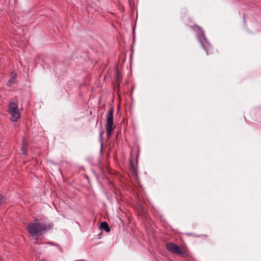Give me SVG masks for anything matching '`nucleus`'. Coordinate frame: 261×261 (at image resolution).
I'll return each instance as SVG.
<instances>
[{"label": "nucleus", "instance_id": "nucleus-1", "mask_svg": "<svg viewBox=\"0 0 261 261\" xmlns=\"http://www.w3.org/2000/svg\"><path fill=\"white\" fill-rule=\"evenodd\" d=\"M53 224H46L43 223H31L28 224L27 230L33 237L41 235L42 233L50 229Z\"/></svg>", "mask_w": 261, "mask_h": 261}, {"label": "nucleus", "instance_id": "nucleus-2", "mask_svg": "<svg viewBox=\"0 0 261 261\" xmlns=\"http://www.w3.org/2000/svg\"><path fill=\"white\" fill-rule=\"evenodd\" d=\"M113 113L114 107L113 106H111L107 116V122L106 125V133L108 138H110L111 137L112 133L115 128V126L114 125L113 122Z\"/></svg>", "mask_w": 261, "mask_h": 261}, {"label": "nucleus", "instance_id": "nucleus-3", "mask_svg": "<svg viewBox=\"0 0 261 261\" xmlns=\"http://www.w3.org/2000/svg\"><path fill=\"white\" fill-rule=\"evenodd\" d=\"M8 112L11 114V120L12 121L16 122L20 117V113L18 106L15 102L10 103Z\"/></svg>", "mask_w": 261, "mask_h": 261}, {"label": "nucleus", "instance_id": "nucleus-4", "mask_svg": "<svg viewBox=\"0 0 261 261\" xmlns=\"http://www.w3.org/2000/svg\"><path fill=\"white\" fill-rule=\"evenodd\" d=\"M166 249L172 253H175L180 255H184V251L181 248L173 243L166 244Z\"/></svg>", "mask_w": 261, "mask_h": 261}, {"label": "nucleus", "instance_id": "nucleus-5", "mask_svg": "<svg viewBox=\"0 0 261 261\" xmlns=\"http://www.w3.org/2000/svg\"><path fill=\"white\" fill-rule=\"evenodd\" d=\"M28 149V143L25 138L23 137L21 146L22 154H25Z\"/></svg>", "mask_w": 261, "mask_h": 261}, {"label": "nucleus", "instance_id": "nucleus-6", "mask_svg": "<svg viewBox=\"0 0 261 261\" xmlns=\"http://www.w3.org/2000/svg\"><path fill=\"white\" fill-rule=\"evenodd\" d=\"M99 228L101 230H103L106 231L107 232H109L111 231L108 223L106 221H103L100 223V224L99 225Z\"/></svg>", "mask_w": 261, "mask_h": 261}, {"label": "nucleus", "instance_id": "nucleus-7", "mask_svg": "<svg viewBox=\"0 0 261 261\" xmlns=\"http://www.w3.org/2000/svg\"><path fill=\"white\" fill-rule=\"evenodd\" d=\"M130 170L133 174H137V169L134 166L133 160L132 158L129 160Z\"/></svg>", "mask_w": 261, "mask_h": 261}, {"label": "nucleus", "instance_id": "nucleus-8", "mask_svg": "<svg viewBox=\"0 0 261 261\" xmlns=\"http://www.w3.org/2000/svg\"><path fill=\"white\" fill-rule=\"evenodd\" d=\"M115 80L117 83H119V73L118 69H116L115 71Z\"/></svg>", "mask_w": 261, "mask_h": 261}, {"label": "nucleus", "instance_id": "nucleus-9", "mask_svg": "<svg viewBox=\"0 0 261 261\" xmlns=\"http://www.w3.org/2000/svg\"><path fill=\"white\" fill-rule=\"evenodd\" d=\"M4 202H5V197L3 195L0 194V205H1Z\"/></svg>", "mask_w": 261, "mask_h": 261}, {"label": "nucleus", "instance_id": "nucleus-10", "mask_svg": "<svg viewBox=\"0 0 261 261\" xmlns=\"http://www.w3.org/2000/svg\"><path fill=\"white\" fill-rule=\"evenodd\" d=\"M48 243L49 244H51V245H54V243L53 242H49Z\"/></svg>", "mask_w": 261, "mask_h": 261}, {"label": "nucleus", "instance_id": "nucleus-11", "mask_svg": "<svg viewBox=\"0 0 261 261\" xmlns=\"http://www.w3.org/2000/svg\"><path fill=\"white\" fill-rule=\"evenodd\" d=\"M39 261H46V260L44 259H40Z\"/></svg>", "mask_w": 261, "mask_h": 261}, {"label": "nucleus", "instance_id": "nucleus-12", "mask_svg": "<svg viewBox=\"0 0 261 261\" xmlns=\"http://www.w3.org/2000/svg\"><path fill=\"white\" fill-rule=\"evenodd\" d=\"M103 133V132H101V133H100V137H101V138H102V134Z\"/></svg>", "mask_w": 261, "mask_h": 261}, {"label": "nucleus", "instance_id": "nucleus-13", "mask_svg": "<svg viewBox=\"0 0 261 261\" xmlns=\"http://www.w3.org/2000/svg\"><path fill=\"white\" fill-rule=\"evenodd\" d=\"M56 245L57 246L59 247H60V246H59L58 245H57V244H56Z\"/></svg>", "mask_w": 261, "mask_h": 261}]
</instances>
